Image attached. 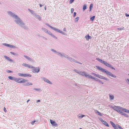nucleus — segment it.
I'll return each mask as SVG.
<instances>
[{"label": "nucleus", "instance_id": "nucleus-1", "mask_svg": "<svg viewBox=\"0 0 129 129\" xmlns=\"http://www.w3.org/2000/svg\"><path fill=\"white\" fill-rule=\"evenodd\" d=\"M8 13L10 15L12 16L15 17L17 19V20L15 21L16 23L18 24L21 25H24V24L22 22V21L17 16L15 15L11 12H8Z\"/></svg>", "mask_w": 129, "mask_h": 129}, {"label": "nucleus", "instance_id": "nucleus-2", "mask_svg": "<svg viewBox=\"0 0 129 129\" xmlns=\"http://www.w3.org/2000/svg\"><path fill=\"white\" fill-rule=\"evenodd\" d=\"M96 67H97L98 69L102 71V72H103L105 73H106L107 75H109L113 77H116V76L113 75L111 72L108 71H107L106 70L104 69H103L102 68L98 66H96Z\"/></svg>", "mask_w": 129, "mask_h": 129}, {"label": "nucleus", "instance_id": "nucleus-3", "mask_svg": "<svg viewBox=\"0 0 129 129\" xmlns=\"http://www.w3.org/2000/svg\"><path fill=\"white\" fill-rule=\"evenodd\" d=\"M96 59L98 61H100V62L103 63V64L105 65L106 66L109 67L112 69H113L114 70H115V69L113 67H112V66L109 64L108 63L104 61L102 59H100L99 58H96Z\"/></svg>", "mask_w": 129, "mask_h": 129}, {"label": "nucleus", "instance_id": "nucleus-4", "mask_svg": "<svg viewBox=\"0 0 129 129\" xmlns=\"http://www.w3.org/2000/svg\"><path fill=\"white\" fill-rule=\"evenodd\" d=\"M111 108L113 109L114 110L118 112L120 114V112H121V111H123V108L121 107L118 106H111Z\"/></svg>", "mask_w": 129, "mask_h": 129}, {"label": "nucleus", "instance_id": "nucleus-5", "mask_svg": "<svg viewBox=\"0 0 129 129\" xmlns=\"http://www.w3.org/2000/svg\"><path fill=\"white\" fill-rule=\"evenodd\" d=\"M14 80L15 82L20 83H24L27 81V80L21 78H16Z\"/></svg>", "mask_w": 129, "mask_h": 129}, {"label": "nucleus", "instance_id": "nucleus-6", "mask_svg": "<svg viewBox=\"0 0 129 129\" xmlns=\"http://www.w3.org/2000/svg\"><path fill=\"white\" fill-rule=\"evenodd\" d=\"M31 68H32V71L34 73H38L40 71V68L39 67L35 68L33 66V67Z\"/></svg>", "mask_w": 129, "mask_h": 129}, {"label": "nucleus", "instance_id": "nucleus-7", "mask_svg": "<svg viewBox=\"0 0 129 129\" xmlns=\"http://www.w3.org/2000/svg\"><path fill=\"white\" fill-rule=\"evenodd\" d=\"M46 25H47V26H48L50 27L51 28H52V29H53V30H55L57 32H58L60 33H62V34L63 33V32L62 31L60 30H59V29H58L56 28H55L53 27L52 26H51L49 24H46Z\"/></svg>", "mask_w": 129, "mask_h": 129}, {"label": "nucleus", "instance_id": "nucleus-8", "mask_svg": "<svg viewBox=\"0 0 129 129\" xmlns=\"http://www.w3.org/2000/svg\"><path fill=\"white\" fill-rule=\"evenodd\" d=\"M18 75L20 76H23L24 77H31V76L30 74H23L21 73H18Z\"/></svg>", "mask_w": 129, "mask_h": 129}, {"label": "nucleus", "instance_id": "nucleus-9", "mask_svg": "<svg viewBox=\"0 0 129 129\" xmlns=\"http://www.w3.org/2000/svg\"><path fill=\"white\" fill-rule=\"evenodd\" d=\"M50 122L52 125L55 127L57 126V124L54 121H53L51 119H50Z\"/></svg>", "mask_w": 129, "mask_h": 129}, {"label": "nucleus", "instance_id": "nucleus-10", "mask_svg": "<svg viewBox=\"0 0 129 129\" xmlns=\"http://www.w3.org/2000/svg\"><path fill=\"white\" fill-rule=\"evenodd\" d=\"M4 45H5V46H8V47H11L12 48H15V46L12 45H10L6 43H4Z\"/></svg>", "mask_w": 129, "mask_h": 129}, {"label": "nucleus", "instance_id": "nucleus-11", "mask_svg": "<svg viewBox=\"0 0 129 129\" xmlns=\"http://www.w3.org/2000/svg\"><path fill=\"white\" fill-rule=\"evenodd\" d=\"M79 74L83 76H85L86 77H87V74H86V73L85 72H79Z\"/></svg>", "mask_w": 129, "mask_h": 129}, {"label": "nucleus", "instance_id": "nucleus-12", "mask_svg": "<svg viewBox=\"0 0 129 129\" xmlns=\"http://www.w3.org/2000/svg\"><path fill=\"white\" fill-rule=\"evenodd\" d=\"M110 123L112 125V126L113 127L114 129H117V127L116 125L112 121H110Z\"/></svg>", "mask_w": 129, "mask_h": 129}, {"label": "nucleus", "instance_id": "nucleus-13", "mask_svg": "<svg viewBox=\"0 0 129 129\" xmlns=\"http://www.w3.org/2000/svg\"><path fill=\"white\" fill-rule=\"evenodd\" d=\"M22 65L23 66L28 67V68H31L33 67L32 66H31L27 64L26 63H23L22 64Z\"/></svg>", "mask_w": 129, "mask_h": 129}, {"label": "nucleus", "instance_id": "nucleus-14", "mask_svg": "<svg viewBox=\"0 0 129 129\" xmlns=\"http://www.w3.org/2000/svg\"><path fill=\"white\" fill-rule=\"evenodd\" d=\"M98 77L100 78L103 79H105V80H107V78L104 77L103 76H102L101 75H98Z\"/></svg>", "mask_w": 129, "mask_h": 129}, {"label": "nucleus", "instance_id": "nucleus-15", "mask_svg": "<svg viewBox=\"0 0 129 129\" xmlns=\"http://www.w3.org/2000/svg\"><path fill=\"white\" fill-rule=\"evenodd\" d=\"M43 80L45 81L47 83L49 84H51V83L50 81L47 79H45L44 78H43Z\"/></svg>", "mask_w": 129, "mask_h": 129}, {"label": "nucleus", "instance_id": "nucleus-16", "mask_svg": "<svg viewBox=\"0 0 129 129\" xmlns=\"http://www.w3.org/2000/svg\"><path fill=\"white\" fill-rule=\"evenodd\" d=\"M4 57L7 59L8 60H9V61L12 62L13 61L10 58L6 56H5Z\"/></svg>", "mask_w": 129, "mask_h": 129}, {"label": "nucleus", "instance_id": "nucleus-17", "mask_svg": "<svg viewBox=\"0 0 129 129\" xmlns=\"http://www.w3.org/2000/svg\"><path fill=\"white\" fill-rule=\"evenodd\" d=\"M102 123L105 125L107 127H109V125L105 121H103Z\"/></svg>", "mask_w": 129, "mask_h": 129}, {"label": "nucleus", "instance_id": "nucleus-18", "mask_svg": "<svg viewBox=\"0 0 129 129\" xmlns=\"http://www.w3.org/2000/svg\"><path fill=\"white\" fill-rule=\"evenodd\" d=\"M123 111L127 113H129V110H128L123 108Z\"/></svg>", "mask_w": 129, "mask_h": 129}, {"label": "nucleus", "instance_id": "nucleus-19", "mask_svg": "<svg viewBox=\"0 0 129 129\" xmlns=\"http://www.w3.org/2000/svg\"><path fill=\"white\" fill-rule=\"evenodd\" d=\"M16 78L15 77H11V76H9L8 77V78L11 79V80H14V81H15V80L14 79H15V78Z\"/></svg>", "mask_w": 129, "mask_h": 129}, {"label": "nucleus", "instance_id": "nucleus-20", "mask_svg": "<svg viewBox=\"0 0 129 129\" xmlns=\"http://www.w3.org/2000/svg\"><path fill=\"white\" fill-rule=\"evenodd\" d=\"M120 114L121 115H123L125 116L126 117H128V115H127L126 114L123 113L121 111V112H120Z\"/></svg>", "mask_w": 129, "mask_h": 129}, {"label": "nucleus", "instance_id": "nucleus-21", "mask_svg": "<svg viewBox=\"0 0 129 129\" xmlns=\"http://www.w3.org/2000/svg\"><path fill=\"white\" fill-rule=\"evenodd\" d=\"M87 77H88L89 78H91L92 79H95V78H93L92 76L91 75H89L87 74Z\"/></svg>", "mask_w": 129, "mask_h": 129}, {"label": "nucleus", "instance_id": "nucleus-22", "mask_svg": "<svg viewBox=\"0 0 129 129\" xmlns=\"http://www.w3.org/2000/svg\"><path fill=\"white\" fill-rule=\"evenodd\" d=\"M33 84L31 83L30 82H27L24 85L25 86H29L30 85H32Z\"/></svg>", "mask_w": 129, "mask_h": 129}, {"label": "nucleus", "instance_id": "nucleus-23", "mask_svg": "<svg viewBox=\"0 0 129 129\" xmlns=\"http://www.w3.org/2000/svg\"><path fill=\"white\" fill-rule=\"evenodd\" d=\"M95 113H98V115H99L100 116H102V114L99 111H98L96 110L95 111Z\"/></svg>", "mask_w": 129, "mask_h": 129}, {"label": "nucleus", "instance_id": "nucleus-24", "mask_svg": "<svg viewBox=\"0 0 129 129\" xmlns=\"http://www.w3.org/2000/svg\"><path fill=\"white\" fill-rule=\"evenodd\" d=\"M24 56L27 59L29 60H30V61H32V59L29 57L28 56H26L25 55H24Z\"/></svg>", "mask_w": 129, "mask_h": 129}, {"label": "nucleus", "instance_id": "nucleus-25", "mask_svg": "<svg viewBox=\"0 0 129 129\" xmlns=\"http://www.w3.org/2000/svg\"><path fill=\"white\" fill-rule=\"evenodd\" d=\"M85 37L87 40H88L89 39H91V37L89 35L85 36Z\"/></svg>", "mask_w": 129, "mask_h": 129}, {"label": "nucleus", "instance_id": "nucleus-26", "mask_svg": "<svg viewBox=\"0 0 129 129\" xmlns=\"http://www.w3.org/2000/svg\"><path fill=\"white\" fill-rule=\"evenodd\" d=\"M86 8V6L85 5H84L83 6V11H84Z\"/></svg>", "mask_w": 129, "mask_h": 129}, {"label": "nucleus", "instance_id": "nucleus-27", "mask_svg": "<svg viewBox=\"0 0 129 129\" xmlns=\"http://www.w3.org/2000/svg\"><path fill=\"white\" fill-rule=\"evenodd\" d=\"M42 29L46 33H48V30L47 29L45 28H42Z\"/></svg>", "mask_w": 129, "mask_h": 129}, {"label": "nucleus", "instance_id": "nucleus-28", "mask_svg": "<svg viewBox=\"0 0 129 129\" xmlns=\"http://www.w3.org/2000/svg\"><path fill=\"white\" fill-rule=\"evenodd\" d=\"M79 19V17H77L75 19V22H77Z\"/></svg>", "mask_w": 129, "mask_h": 129}, {"label": "nucleus", "instance_id": "nucleus-29", "mask_svg": "<svg viewBox=\"0 0 129 129\" xmlns=\"http://www.w3.org/2000/svg\"><path fill=\"white\" fill-rule=\"evenodd\" d=\"M95 18V16H93L91 18H90V19L91 21H93L94 20V18Z\"/></svg>", "mask_w": 129, "mask_h": 129}, {"label": "nucleus", "instance_id": "nucleus-30", "mask_svg": "<svg viewBox=\"0 0 129 129\" xmlns=\"http://www.w3.org/2000/svg\"><path fill=\"white\" fill-rule=\"evenodd\" d=\"M114 96L113 95H110V98L111 100H112L114 99Z\"/></svg>", "mask_w": 129, "mask_h": 129}, {"label": "nucleus", "instance_id": "nucleus-31", "mask_svg": "<svg viewBox=\"0 0 129 129\" xmlns=\"http://www.w3.org/2000/svg\"><path fill=\"white\" fill-rule=\"evenodd\" d=\"M93 7V5L92 4H91L90 6V11Z\"/></svg>", "mask_w": 129, "mask_h": 129}, {"label": "nucleus", "instance_id": "nucleus-32", "mask_svg": "<svg viewBox=\"0 0 129 129\" xmlns=\"http://www.w3.org/2000/svg\"><path fill=\"white\" fill-rule=\"evenodd\" d=\"M48 34L53 37H55L50 32H48Z\"/></svg>", "mask_w": 129, "mask_h": 129}, {"label": "nucleus", "instance_id": "nucleus-33", "mask_svg": "<svg viewBox=\"0 0 129 129\" xmlns=\"http://www.w3.org/2000/svg\"><path fill=\"white\" fill-rule=\"evenodd\" d=\"M117 126L119 128V129H123L122 127L121 126L118 124L117 125Z\"/></svg>", "mask_w": 129, "mask_h": 129}, {"label": "nucleus", "instance_id": "nucleus-34", "mask_svg": "<svg viewBox=\"0 0 129 129\" xmlns=\"http://www.w3.org/2000/svg\"><path fill=\"white\" fill-rule=\"evenodd\" d=\"M92 74H93L95 76H96V77H98V75H97V74H96L95 73H92Z\"/></svg>", "mask_w": 129, "mask_h": 129}, {"label": "nucleus", "instance_id": "nucleus-35", "mask_svg": "<svg viewBox=\"0 0 129 129\" xmlns=\"http://www.w3.org/2000/svg\"><path fill=\"white\" fill-rule=\"evenodd\" d=\"M34 89L35 90H37L38 91H40L41 90L40 88H34Z\"/></svg>", "mask_w": 129, "mask_h": 129}, {"label": "nucleus", "instance_id": "nucleus-36", "mask_svg": "<svg viewBox=\"0 0 129 129\" xmlns=\"http://www.w3.org/2000/svg\"><path fill=\"white\" fill-rule=\"evenodd\" d=\"M124 28V27L123 28H118V29L119 30H123Z\"/></svg>", "mask_w": 129, "mask_h": 129}, {"label": "nucleus", "instance_id": "nucleus-37", "mask_svg": "<svg viewBox=\"0 0 129 129\" xmlns=\"http://www.w3.org/2000/svg\"><path fill=\"white\" fill-rule=\"evenodd\" d=\"M74 71L76 72L78 74H79V72H79L77 70H74Z\"/></svg>", "mask_w": 129, "mask_h": 129}, {"label": "nucleus", "instance_id": "nucleus-38", "mask_svg": "<svg viewBox=\"0 0 129 129\" xmlns=\"http://www.w3.org/2000/svg\"><path fill=\"white\" fill-rule=\"evenodd\" d=\"M75 0H70V4L72 3Z\"/></svg>", "mask_w": 129, "mask_h": 129}, {"label": "nucleus", "instance_id": "nucleus-39", "mask_svg": "<svg viewBox=\"0 0 129 129\" xmlns=\"http://www.w3.org/2000/svg\"><path fill=\"white\" fill-rule=\"evenodd\" d=\"M74 11V9L73 8H72L71 9V11L72 13Z\"/></svg>", "mask_w": 129, "mask_h": 129}, {"label": "nucleus", "instance_id": "nucleus-40", "mask_svg": "<svg viewBox=\"0 0 129 129\" xmlns=\"http://www.w3.org/2000/svg\"><path fill=\"white\" fill-rule=\"evenodd\" d=\"M10 53H11V54H13V55H16V54L15 53H14V52H10Z\"/></svg>", "mask_w": 129, "mask_h": 129}, {"label": "nucleus", "instance_id": "nucleus-41", "mask_svg": "<svg viewBox=\"0 0 129 129\" xmlns=\"http://www.w3.org/2000/svg\"><path fill=\"white\" fill-rule=\"evenodd\" d=\"M36 122V121L35 120H34V121H32L31 122V124L32 125H33L34 124V123Z\"/></svg>", "mask_w": 129, "mask_h": 129}, {"label": "nucleus", "instance_id": "nucleus-42", "mask_svg": "<svg viewBox=\"0 0 129 129\" xmlns=\"http://www.w3.org/2000/svg\"><path fill=\"white\" fill-rule=\"evenodd\" d=\"M76 15V13L75 12H74V13L73 14V16L74 17H75Z\"/></svg>", "mask_w": 129, "mask_h": 129}, {"label": "nucleus", "instance_id": "nucleus-43", "mask_svg": "<svg viewBox=\"0 0 129 129\" xmlns=\"http://www.w3.org/2000/svg\"><path fill=\"white\" fill-rule=\"evenodd\" d=\"M100 120L101 121L102 123L103 122V121H104V120H103L101 118L100 119Z\"/></svg>", "mask_w": 129, "mask_h": 129}, {"label": "nucleus", "instance_id": "nucleus-44", "mask_svg": "<svg viewBox=\"0 0 129 129\" xmlns=\"http://www.w3.org/2000/svg\"><path fill=\"white\" fill-rule=\"evenodd\" d=\"M4 111L6 112H7V110H6V108L5 107H4Z\"/></svg>", "mask_w": 129, "mask_h": 129}, {"label": "nucleus", "instance_id": "nucleus-45", "mask_svg": "<svg viewBox=\"0 0 129 129\" xmlns=\"http://www.w3.org/2000/svg\"><path fill=\"white\" fill-rule=\"evenodd\" d=\"M125 15L126 16V17H128V16L129 17V14L128 15V14H127V13H125Z\"/></svg>", "mask_w": 129, "mask_h": 129}, {"label": "nucleus", "instance_id": "nucleus-46", "mask_svg": "<svg viewBox=\"0 0 129 129\" xmlns=\"http://www.w3.org/2000/svg\"><path fill=\"white\" fill-rule=\"evenodd\" d=\"M63 30L64 31H66V28L65 27L63 29Z\"/></svg>", "mask_w": 129, "mask_h": 129}, {"label": "nucleus", "instance_id": "nucleus-47", "mask_svg": "<svg viewBox=\"0 0 129 129\" xmlns=\"http://www.w3.org/2000/svg\"><path fill=\"white\" fill-rule=\"evenodd\" d=\"M7 72L8 73H11L12 72L10 70H8Z\"/></svg>", "mask_w": 129, "mask_h": 129}, {"label": "nucleus", "instance_id": "nucleus-48", "mask_svg": "<svg viewBox=\"0 0 129 129\" xmlns=\"http://www.w3.org/2000/svg\"><path fill=\"white\" fill-rule=\"evenodd\" d=\"M99 82L100 83L102 84H103V82H102L101 81H99Z\"/></svg>", "mask_w": 129, "mask_h": 129}, {"label": "nucleus", "instance_id": "nucleus-49", "mask_svg": "<svg viewBox=\"0 0 129 129\" xmlns=\"http://www.w3.org/2000/svg\"><path fill=\"white\" fill-rule=\"evenodd\" d=\"M84 116H85L84 115H82L81 116V118H82L83 117H84Z\"/></svg>", "mask_w": 129, "mask_h": 129}, {"label": "nucleus", "instance_id": "nucleus-50", "mask_svg": "<svg viewBox=\"0 0 129 129\" xmlns=\"http://www.w3.org/2000/svg\"><path fill=\"white\" fill-rule=\"evenodd\" d=\"M30 12L32 13H33L34 12L32 10H30Z\"/></svg>", "mask_w": 129, "mask_h": 129}, {"label": "nucleus", "instance_id": "nucleus-51", "mask_svg": "<svg viewBox=\"0 0 129 129\" xmlns=\"http://www.w3.org/2000/svg\"><path fill=\"white\" fill-rule=\"evenodd\" d=\"M39 5H40V7H42V5H41V4H39Z\"/></svg>", "mask_w": 129, "mask_h": 129}, {"label": "nucleus", "instance_id": "nucleus-52", "mask_svg": "<svg viewBox=\"0 0 129 129\" xmlns=\"http://www.w3.org/2000/svg\"><path fill=\"white\" fill-rule=\"evenodd\" d=\"M30 101V100L29 99L27 101V102L28 103L29 101Z\"/></svg>", "mask_w": 129, "mask_h": 129}, {"label": "nucleus", "instance_id": "nucleus-53", "mask_svg": "<svg viewBox=\"0 0 129 129\" xmlns=\"http://www.w3.org/2000/svg\"><path fill=\"white\" fill-rule=\"evenodd\" d=\"M40 100H38L37 101V102H40Z\"/></svg>", "mask_w": 129, "mask_h": 129}, {"label": "nucleus", "instance_id": "nucleus-54", "mask_svg": "<svg viewBox=\"0 0 129 129\" xmlns=\"http://www.w3.org/2000/svg\"><path fill=\"white\" fill-rule=\"evenodd\" d=\"M127 80L129 82V79H127Z\"/></svg>", "mask_w": 129, "mask_h": 129}, {"label": "nucleus", "instance_id": "nucleus-55", "mask_svg": "<svg viewBox=\"0 0 129 129\" xmlns=\"http://www.w3.org/2000/svg\"><path fill=\"white\" fill-rule=\"evenodd\" d=\"M51 50H52V51H54V50H53V49H52Z\"/></svg>", "mask_w": 129, "mask_h": 129}, {"label": "nucleus", "instance_id": "nucleus-56", "mask_svg": "<svg viewBox=\"0 0 129 129\" xmlns=\"http://www.w3.org/2000/svg\"><path fill=\"white\" fill-rule=\"evenodd\" d=\"M45 10H46V8H45Z\"/></svg>", "mask_w": 129, "mask_h": 129}, {"label": "nucleus", "instance_id": "nucleus-57", "mask_svg": "<svg viewBox=\"0 0 129 129\" xmlns=\"http://www.w3.org/2000/svg\"><path fill=\"white\" fill-rule=\"evenodd\" d=\"M79 129H82L81 128H79Z\"/></svg>", "mask_w": 129, "mask_h": 129}, {"label": "nucleus", "instance_id": "nucleus-58", "mask_svg": "<svg viewBox=\"0 0 129 129\" xmlns=\"http://www.w3.org/2000/svg\"><path fill=\"white\" fill-rule=\"evenodd\" d=\"M128 75H129V74Z\"/></svg>", "mask_w": 129, "mask_h": 129}]
</instances>
